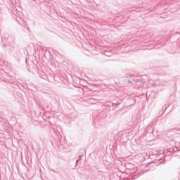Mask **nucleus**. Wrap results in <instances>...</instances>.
<instances>
[{
  "mask_svg": "<svg viewBox=\"0 0 180 180\" xmlns=\"http://www.w3.org/2000/svg\"><path fill=\"white\" fill-rule=\"evenodd\" d=\"M124 84H133L135 81L134 76H127L124 79Z\"/></svg>",
  "mask_w": 180,
  "mask_h": 180,
  "instance_id": "f257e3e1",
  "label": "nucleus"
},
{
  "mask_svg": "<svg viewBox=\"0 0 180 180\" xmlns=\"http://www.w3.org/2000/svg\"><path fill=\"white\" fill-rule=\"evenodd\" d=\"M136 83V85H137V86H139L140 88L143 87V82H141V79H135L134 82Z\"/></svg>",
  "mask_w": 180,
  "mask_h": 180,
  "instance_id": "f03ea898",
  "label": "nucleus"
},
{
  "mask_svg": "<svg viewBox=\"0 0 180 180\" xmlns=\"http://www.w3.org/2000/svg\"><path fill=\"white\" fill-rule=\"evenodd\" d=\"M105 56H107L108 57H110V51H106L105 52Z\"/></svg>",
  "mask_w": 180,
  "mask_h": 180,
  "instance_id": "7ed1b4c3",
  "label": "nucleus"
},
{
  "mask_svg": "<svg viewBox=\"0 0 180 180\" xmlns=\"http://www.w3.org/2000/svg\"><path fill=\"white\" fill-rule=\"evenodd\" d=\"M78 162H79V160L76 161V164H78Z\"/></svg>",
  "mask_w": 180,
  "mask_h": 180,
  "instance_id": "20e7f679",
  "label": "nucleus"
},
{
  "mask_svg": "<svg viewBox=\"0 0 180 180\" xmlns=\"http://www.w3.org/2000/svg\"><path fill=\"white\" fill-rule=\"evenodd\" d=\"M132 179H136V177L133 176V177H132Z\"/></svg>",
  "mask_w": 180,
  "mask_h": 180,
  "instance_id": "39448f33",
  "label": "nucleus"
}]
</instances>
